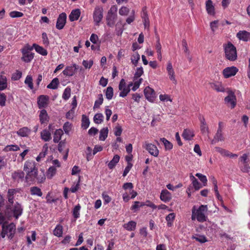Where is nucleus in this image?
Instances as JSON below:
<instances>
[{
    "label": "nucleus",
    "instance_id": "nucleus-25",
    "mask_svg": "<svg viewBox=\"0 0 250 250\" xmlns=\"http://www.w3.org/2000/svg\"><path fill=\"white\" fill-rule=\"evenodd\" d=\"M201 125L200 129L203 134H206L208 133V127L207 125L205 119L204 117H200L199 118Z\"/></svg>",
    "mask_w": 250,
    "mask_h": 250
},
{
    "label": "nucleus",
    "instance_id": "nucleus-10",
    "mask_svg": "<svg viewBox=\"0 0 250 250\" xmlns=\"http://www.w3.org/2000/svg\"><path fill=\"white\" fill-rule=\"evenodd\" d=\"M79 69V65L74 63L71 65L67 66L62 71V73L64 76L71 77L75 74L76 71Z\"/></svg>",
    "mask_w": 250,
    "mask_h": 250
},
{
    "label": "nucleus",
    "instance_id": "nucleus-33",
    "mask_svg": "<svg viewBox=\"0 0 250 250\" xmlns=\"http://www.w3.org/2000/svg\"><path fill=\"white\" fill-rule=\"evenodd\" d=\"M32 47L34 48L37 52L43 56H46L47 54V51L46 49L37 44H33Z\"/></svg>",
    "mask_w": 250,
    "mask_h": 250
},
{
    "label": "nucleus",
    "instance_id": "nucleus-50",
    "mask_svg": "<svg viewBox=\"0 0 250 250\" xmlns=\"http://www.w3.org/2000/svg\"><path fill=\"white\" fill-rule=\"evenodd\" d=\"M134 83H133V86L132 88V90L133 91H135L138 88H139L141 83L142 82L143 79L139 78L137 80V79L134 78Z\"/></svg>",
    "mask_w": 250,
    "mask_h": 250
},
{
    "label": "nucleus",
    "instance_id": "nucleus-58",
    "mask_svg": "<svg viewBox=\"0 0 250 250\" xmlns=\"http://www.w3.org/2000/svg\"><path fill=\"white\" fill-rule=\"evenodd\" d=\"M82 64L85 68L90 69L93 64V61L92 60H90L89 61L83 60Z\"/></svg>",
    "mask_w": 250,
    "mask_h": 250
},
{
    "label": "nucleus",
    "instance_id": "nucleus-29",
    "mask_svg": "<svg viewBox=\"0 0 250 250\" xmlns=\"http://www.w3.org/2000/svg\"><path fill=\"white\" fill-rule=\"evenodd\" d=\"M182 136L186 140H190L194 136L193 131L189 129H186L183 132Z\"/></svg>",
    "mask_w": 250,
    "mask_h": 250
},
{
    "label": "nucleus",
    "instance_id": "nucleus-18",
    "mask_svg": "<svg viewBox=\"0 0 250 250\" xmlns=\"http://www.w3.org/2000/svg\"><path fill=\"white\" fill-rule=\"evenodd\" d=\"M171 194L167 190L163 189L162 190L160 198L163 202L167 203L171 199Z\"/></svg>",
    "mask_w": 250,
    "mask_h": 250
},
{
    "label": "nucleus",
    "instance_id": "nucleus-64",
    "mask_svg": "<svg viewBox=\"0 0 250 250\" xmlns=\"http://www.w3.org/2000/svg\"><path fill=\"white\" fill-rule=\"evenodd\" d=\"M21 72L20 71H17L12 75V79L14 81L19 80L21 77Z\"/></svg>",
    "mask_w": 250,
    "mask_h": 250
},
{
    "label": "nucleus",
    "instance_id": "nucleus-6",
    "mask_svg": "<svg viewBox=\"0 0 250 250\" xmlns=\"http://www.w3.org/2000/svg\"><path fill=\"white\" fill-rule=\"evenodd\" d=\"M33 49V47H30L29 45H26L21 49L22 56L21 59L26 62H30L34 58V53L31 52V50Z\"/></svg>",
    "mask_w": 250,
    "mask_h": 250
},
{
    "label": "nucleus",
    "instance_id": "nucleus-23",
    "mask_svg": "<svg viewBox=\"0 0 250 250\" xmlns=\"http://www.w3.org/2000/svg\"><path fill=\"white\" fill-rule=\"evenodd\" d=\"M206 8L208 14L212 16L214 15V7L213 5L212 1L211 0H208L206 1Z\"/></svg>",
    "mask_w": 250,
    "mask_h": 250
},
{
    "label": "nucleus",
    "instance_id": "nucleus-11",
    "mask_svg": "<svg viewBox=\"0 0 250 250\" xmlns=\"http://www.w3.org/2000/svg\"><path fill=\"white\" fill-rule=\"evenodd\" d=\"M144 92L146 98L150 102H154L156 98V93L154 90L147 86L145 88Z\"/></svg>",
    "mask_w": 250,
    "mask_h": 250
},
{
    "label": "nucleus",
    "instance_id": "nucleus-38",
    "mask_svg": "<svg viewBox=\"0 0 250 250\" xmlns=\"http://www.w3.org/2000/svg\"><path fill=\"white\" fill-rule=\"evenodd\" d=\"M39 116L40 122L42 124L45 123L48 121V116L47 112L45 109H42L41 111Z\"/></svg>",
    "mask_w": 250,
    "mask_h": 250
},
{
    "label": "nucleus",
    "instance_id": "nucleus-36",
    "mask_svg": "<svg viewBox=\"0 0 250 250\" xmlns=\"http://www.w3.org/2000/svg\"><path fill=\"white\" fill-rule=\"evenodd\" d=\"M20 150V147L17 145H7L3 149L4 152L17 151Z\"/></svg>",
    "mask_w": 250,
    "mask_h": 250
},
{
    "label": "nucleus",
    "instance_id": "nucleus-5",
    "mask_svg": "<svg viewBox=\"0 0 250 250\" xmlns=\"http://www.w3.org/2000/svg\"><path fill=\"white\" fill-rule=\"evenodd\" d=\"M104 17V9L102 6L97 5L93 12L92 17L94 25L99 26Z\"/></svg>",
    "mask_w": 250,
    "mask_h": 250
},
{
    "label": "nucleus",
    "instance_id": "nucleus-3",
    "mask_svg": "<svg viewBox=\"0 0 250 250\" xmlns=\"http://www.w3.org/2000/svg\"><path fill=\"white\" fill-rule=\"evenodd\" d=\"M25 172V181L28 184H31L37 180L38 183H42L45 179V177L42 176L41 178L38 176V169L24 171Z\"/></svg>",
    "mask_w": 250,
    "mask_h": 250
},
{
    "label": "nucleus",
    "instance_id": "nucleus-47",
    "mask_svg": "<svg viewBox=\"0 0 250 250\" xmlns=\"http://www.w3.org/2000/svg\"><path fill=\"white\" fill-rule=\"evenodd\" d=\"M89 124L90 122L89 119L85 115H83L82 126L83 128L86 129L88 127Z\"/></svg>",
    "mask_w": 250,
    "mask_h": 250
},
{
    "label": "nucleus",
    "instance_id": "nucleus-45",
    "mask_svg": "<svg viewBox=\"0 0 250 250\" xmlns=\"http://www.w3.org/2000/svg\"><path fill=\"white\" fill-rule=\"evenodd\" d=\"M24 83L28 85V87L30 89H33L34 88L33 83V79L32 77L28 75L26 76L25 80L24 81Z\"/></svg>",
    "mask_w": 250,
    "mask_h": 250
},
{
    "label": "nucleus",
    "instance_id": "nucleus-51",
    "mask_svg": "<svg viewBox=\"0 0 250 250\" xmlns=\"http://www.w3.org/2000/svg\"><path fill=\"white\" fill-rule=\"evenodd\" d=\"M70 95L71 88L70 87H67L63 91L62 97L63 99L67 100L70 98Z\"/></svg>",
    "mask_w": 250,
    "mask_h": 250
},
{
    "label": "nucleus",
    "instance_id": "nucleus-31",
    "mask_svg": "<svg viewBox=\"0 0 250 250\" xmlns=\"http://www.w3.org/2000/svg\"><path fill=\"white\" fill-rule=\"evenodd\" d=\"M176 215L174 213H171L166 217V220L167 223V226L171 227L173 226L174 220H175Z\"/></svg>",
    "mask_w": 250,
    "mask_h": 250
},
{
    "label": "nucleus",
    "instance_id": "nucleus-28",
    "mask_svg": "<svg viewBox=\"0 0 250 250\" xmlns=\"http://www.w3.org/2000/svg\"><path fill=\"white\" fill-rule=\"evenodd\" d=\"M41 139L45 142H48L51 139V135L50 131L47 129H44L41 132Z\"/></svg>",
    "mask_w": 250,
    "mask_h": 250
},
{
    "label": "nucleus",
    "instance_id": "nucleus-55",
    "mask_svg": "<svg viewBox=\"0 0 250 250\" xmlns=\"http://www.w3.org/2000/svg\"><path fill=\"white\" fill-rule=\"evenodd\" d=\"M72 128V124L67 122L64 123L63 126V129L65 132V133L68 134H69V132L71 130Z\"/></svg>",
    "mask_w": 250,
    "mask_h": 250
},
{
    "label": "nucleus",
    "instance_id": "nucleus-54",
    "mask_svg": "<svg viewBox=\"0 0 250 250\" xmlns=\"http://www.w3.org/2000/svg\"><path fill=\"white\" fill-rule=\"evenodd\" d=\"M56 172V168L52 167H49L47 171V176L48 178L51 179L53 177V176L55 174Z\"/></svg>",
    "mask_w": 250,
    "mask_h": 250
},
{
    "label": "nucleus",
    "instance_id": "nucleus-37",
    "mask_svg": "<svg viewBox=\"0 0 250 250\" xmlns=\"http://www.w3.org/2000/svg\"><path fill=\"white\" fill-rule=\"evenodd\" d=\"M16 190L15 189H9L7 193V198L8 202L11 204H13L14 203V195L16 193Z\"/></svg>",
    "mask_w": 250,
    "mask_h": 250
},
{
    "label": "nucleus",
    "instance_id": "nucleus-26",
    "mask_svg": "<svg viewBox=\"0 0 250 250\" xmlns=\"http://www.w3.org/2000/svg\"><path fill=\"white\" fill-rule=\"evenodd\" d=\"M137 223L133 221H130L123 225V228L128 231H133L136 229Z\"/></svg>",
    "mask_w": 250,
    "mask_h": 250
},
{
    "label": "nucleus",
    "instance_id": "nucleus-49",
    "mask_svg": "<svg viewBox=\"0 0 250 250\" xmlns=\"http://www.w3.org/2000/svg\"><path fill=\"white\" fill-rule=\"evenodd\" d=\"M192 238L201 243H204L208 241L207 238L204 235H197L193 236Z\"/></svg>",
    "mask_w": 250,
    "mask_h": 250
},
{
    "label": "nucleus",
    "instance_id": "nucleus-20",
    "mask_svg": "<svg viewBox=\"0 0 250 250\" xmlns=\"http://www.w3.org/2000/svg\"><path fill=\"white\" fill-rule=\"evenodd\" d=\"M81 10L79 9L73 10L69 15V19L71 21H74L78 20L81 15Z\"/></svg>",
    "mask_w": 250,
    "mask_h": 250
},
{
    "label": "nucleus",
    "instance_id": "nucleus-22",
    "mask_svg": "<svg viewBox=\"0 0 250 250\" xmlns=\"http://www.w3.org/2000/svg\"><path fill=\"white\" fill-rule=\"evenodd\" d=\"M12 178L15 180L22 181L25 180L24 172L21 170L15 171L12 174Z\"/></svg>",
    "mask_w": 250,
    "mask_h": 250
},
{
    "label": "nucleus",
    "instance_id": "nucleus-9",
    "mask_svg": "<svg viewBox=\"0 0 250 250\" xmlns=\"http://www.w3.org/2000/svg\"><path fill=\"white\" fill-rule=\"evenodd\" d=\"M119 89L120 91L119 96L123 98L126 97L130 91V88L127 86L124 79H122L120 82Z\"/></svg>",
    "mask_w": 250,
    "mask_h": 250
},
{
    "label": "nucleus",
    "instance_id": "nucleus-2",
    "mask_svg": "<svg viewBox=\"0 0 250 250\" xmlns=\"http://www.w3.org/2000/svg\"><path fill=\"white\" fill-rule=\"evenodd\" d=\"M225 58L229 61H234L237 59V54L235 46L230 42L223 45Z\"/></svg>",
    "mask_w": 250,
    "mask_h": 250
},
{
    "label": "nucleus",
    "instance_id": "nucleus-46",
    "mask_svg": "<svg viewBox=\"0 0 250 250\" xmlns=\"http://www.w3.org/2000/svg\"><path fill=\"white\" fill-rule=\"evenodd\" d=\"M160 141L164 144L166 150H170L172 148V144L165 138L160 139Z\"/></svg>",
    "mask_w": 250,
    "mask_h": 250
},
{
    "label": "nucleus",
    "instance_id": "nucleus-40",
    "mask_svg": "<svg viewBox=\"0 0 250 250\" xmlns=\"http://www.w3.org/2000/svg\"><path fill=\"white\" fill-rule=\"evenodd\" d=\"M108 133V129L107 127L102 128L100 132L99 140L101 141H104L107 137Z\"/></svg>",
    "mask_w": 250,
    "mask_h": 250
},
{
    "label": "nucleus",
    "instance_id": "nucleus-8",
    "mask_svg": "<svg viewBox=\"0 0 250 250\" xmlns=\"http://www.w3.org/2000/svg\"><path fill=\"white\" fill-rule=\"evenodd\" d=\"M143 147L146 149L150 155L154 157H157L159 155V151L157 147L147 141H145L143 143Z\"/></svg>",
    "mask_w": 250,
    "mask_h": 250
},
{
    "label": "nucleus",
    "instance_id": "nucleus-30",
    "mask_svg": "<svg viewBox=\"0 0 250 250\" xmlns=\"http://www.w3.org/2000/svg\"><path fill=\"white\" fill-rule=\"evenodd\" d=\"M120 157V156L116 154L112 158V159L108 163L107 166L109 169H113L117 164L119 162Z\"/></svg>",
    "mask_w": 250,
    "mask_h": 250
},
{
    "label": "nucleus",
    "instance_id": "nucleus-12",
    "mask_svg": "<svg viewBox=\"0 0 250 250\" xmlns=\"http://www.w3.org/2000/svg\"><path fill=\"white\" fill-rule=\"evenodd\" d=\"M166 69L170 80L172 81L173 83L176 84L177 83V80L175 78V74L173 68L172 63L170 62L169 61L167 62Z\"/></svg>",
    "mask_w": 250,
    "mask_h": 250
},
{
    "label": "nucleus",
    "instance_id": "nucleus-60",
    "mask_svg": "<svg viewBox=\"0 0 250 250\" xmlns=\"http://www.w3.org/2000/svg\"><path fill=\"white\" fill-rule=\"evenodd\" d=\"M129 12V9L125 6H122L119 11V13L121 16H126Z\"/></svg>",
    "mask_w": 250,
    "mask_h": 250
},
{
    "label": "nucleus",
    "instance_id": "nucleus-62",
    "mask_svg": "<svg viewBox=\"0 0 250 250\" xmlns=\"http://www.w3.org/2000/svg\"><path fill=\"white\" fill-rule=\"evenodd\" d=\"M9 15L11 18H14L21 17L23 16V14L21 12L13 11L10 13Z\"/></svg>",
    "mask_w": 250,
    "mask_h": 250
},
{
    "label": "nucleus",
    "instance_id": "nucleus-27",
    "mask_svg": "<svg viewBox=\"0 0 250 250\" xmlns=\"http://www.w3.org/2000/svg\"><path fill=\"white\" fill-rule=\"evenodd\" d=\"M224 137L223 136V132L222 131H217L213 139L211 141L212 144H215L219 141H223Z\"/></svg>",
    "mask_w": 250,
    "mask_h": 250
},
{
    "label": "nucleus",
    "instance_id": "nucleus-7",
    "mask_svg": "<svg viewBox=\"0 0 250 250\" xmlns=\"http://www.w3.org/2000/svg\"><path fill=\"white\" fill-rule=\"evenodd\" d=\"M228 96L225 98L224 101L227 106L233 108L236 104V98L234 93L231 90L227 91Z\"/></svg>",
    "mask_w": 250,
    "mask_h": 250
},
{
    "label": "nucleus",
    "instance_id": "nucleus-63",
    "mask_svg": "<svg viewBox=\"0 0 250 250\" xmlns=\"http://www.w3.org/2000/svg\"><path fill=\"white\" fill-rule=\"evenodd\" d=\"M222 156L225 157H229L230 158H236L238 157V155L237 154H233L226 149L224 150Z\"/></svg>",
    "mask_w": 250,
    "mask_h": 250
},
{
    "label": "nucleus",
    "instance_id": "nucleus-56",
    "mask_svg": "<svg viewBox=\"0 0 250 250\" xmlns=\"http://www.w3.org/2000/svg\"><path fill=\"white\" fill-rule=\"evenodd\" d=\"M143 73L144 70L142 66L137 68L135 73L134 78L139 79V78L143 75Z\"/></svg>",
    "mask_w": 250,
    "mask_h": 250
},
{
    "label": "nucleus",
    "instance_id": "nucleus-52",
    "mask_svg": "<svg viewBox=\"0 0 250 250\" xmlns=\"http://www.w3.org/2000/svg\"><path fill=\"white\" fill-rule=\"evenodd\" d=\"M81 206L79 205L76 206L73 210V215L75 219L80 217V210Z\"/></svg>",
    "mask_w": 250,
    "mask_h": 250
},
{
    "label": "nucleus",
    "instance_id": "nucleus-57",
    "mask_svg": "<svg viewBox=\"0 0 250 250\" xmlns=\"http://www.w3.org/2000/svg\"><path fill=\"white\" fill-rule=\"evenodd\" d=\"M191 180L192 181V184L196 190H198L201 188L200 184L198 180L193 176H191Z\"/></svg>",
    "mask_w": 250,
    "mask_h": 250
},
{
    "label": "nucleus",
    "instance_id": "nucleus-53",
    "mask_svg": "<svg viewBox=\"0 0 250 250\" xmlns=\"http://www.w3.org/2000/svg\"><path fill=\"white\" fill-rule=\"evenodd\" d=\"M103 103V98L102 94L98 95V99L94 103V108H99Z\"/></svg>",
    "mask_w": 250,
    "mask_h": 250
},
{
    "label": "nucleus",
    "instance_id": "nucleus-61",
    "mask_svg": "<svg viewBox=\"0 0 250 250\" xmlns=\"http://www.w3.org/2000/svg\"><path fill=\"white\" fill-rule=\"evenodd\" d=\"M114 134L116 136H120L123 131L121 126L120 125H117L114 128Z\"/></svg>",
    "mask_w": 250,
    "mask_h": 250
},
{
    "label": "nucleus",
    "instance_id": "nucleus-39",
    "mask_svg": "<svg viewBox=\"0 0 250 250\" xmlns=\"http://www.w3.org/2000/svg\"><path fill=\"white\" fill-rule=\"evenodd\" d=\"M59 84V80L57 78H54L51 83L47 85V88L52 89H56Z\"/></svg>",
    "mask_w": 250,
    "mask_h": 250
},
{
    "label": "nucleus",
    "instance_id": "nucleus-44",
    "mask_svg": "<svg viewBox=\"0 0 250 250\" xmlns=\"http://www.w3.org/2000/svg\"><path fill=\"white\" fill-rule=\"evenodd\" d=\"M104 115L102 113H97L93 118L94 122L97 124H101L104 120Z\"/></svg>",
    "mask_w": 250,
    "mask_h": 250
},
{
    "label": "nucleus",
    "instance_id": "nucleus-13",
    "mask_svg": "<svg viewBox=\"0 0 250 250\" xmlns=\"http://www.w3.org/2000/svg\"><path fill=\"white\" fill-rule=\"evenodd\" d=\"M238 69L235 66H230L225 68L223 71V74L225 78H229L235 75Z\"/></svg>",
    "mask_w": 250,
    "mask_h": 250
},
{
    "label": "nucleus",
    "instance_id": "nucleus-14",
    "mask_svg": "<svg viewBox=\"0 0 250 250\" xmlns=\"http://www.w3.org/2000/svg\"><path fill=\"white\" fill-rule=\"evenodd\" d=\"M66 20V14L65 13H62L59 15L56 23V28L61 30L64 26Z\"/></svg>",
    "mask_w": 250,
    "mask_h": 250
},
{
    "label": "nucleus",
    "instance_id": "nucleus-35",
    "mask_svg": "<svg viewBox=\"0 0 250 250\" xmlns=\"http://www.w3.org/2000/svg\"><path fill=\"white\" fill-rule=\"evenodd\" d=\"M30 191L32 195H36L41 197L42 195L41 189L38 187H32L30 188Z\"/></svg>",
    "mask_w": 250,
    "mask_h": 250
},
{
    "label": "nucleus",
    "instance_id": "nucleus-43",
    "mask_svg": "<svg viewBox=\"0 0 250 250\" xmlns=\"http://www.w3.org/2000/svg\"><path fill=\"white\" fill-rule=\"evenodd\" d=\"M105 96L108 100H111L113 96V88L111 86H108L105 91Z\"/></svg>",
    "mask_w": 250,
    "mask_h": 250
},
{
    "label": "nucleus",
    "instance_id": "nucleus-42",
    "mask_svg": "<svg viewBox=\"0 0 250 250\" xmlns=\"http://www.w3.org/2000/svg\"><path fill=\"white\" fill-rule=\"evenodd\" d=\"M7 86V79L3 76H0V91L5 89Z\"/></svg>",
    "mask_w": 250,
    "mask_h": 250
},
{
    "label": "nucleus",
    "instance_id": "nucleus-19",
    "mask_svg": "<svg viewBox=\"0 0 250 250\" xmlns=\"http://www.w3.org/2000/svg\"><path fill=\"white\" fill-rule=\"evenodd\" d=\"M141 17L143 21L145 28H148L149 26V20L146 7L143 9Z\"/></svg>",
    "mask_w": 250,
    "mask_h": 250
},
{
    "label": "nucleus",
    "instance_id": "nucleus-34",
    "mask_svg": "<svg viewBox=\"0 0 250 250\" xmlns=\"http://www.w3.org/2000/svg\"><path fill=\"white\" fill-rule=\"evenodd\" d=\"M63 135V131L61 129H57L54 133L53 141L54 143H58Z\"/></svg>",
    "mask_w": 250,
    "mask_h": 250
},
{
    "label": "nucleus",
    "instance_id": "nucleus-48",
    "mask_svg": "<svg viewBox=\"0 0 250 250\" xmlns=\"http://www.w3.org/2000/svg\"><path fill=\"white\" fill-rule=\"evenodd\" d=\"M140 56L138 52L134 53L131 58V62L135 65L137 66L138 62L140 60Z\"/></svg>",
    "mask_w": 250,
    "mask_h": 250
},
{
    "label": "nucleus",
    "instance_id": "nucleus-59",
    "mask_svg": "<svg viewBox=\"0 0 250 250\" xmlns=\"http://www.w3.org/2000/svg\"><path fill=\"white\" fill-rule=\"evenodd\" d=\"M159 99L161 101L163 102L169 101L170 102H172V99L170 98V96L167 94H161L159 96Z\"/></svg>",
    "mask_w": 250,
    "mask_h": 250
},
{
    "label": "nucleus",
    "instance_id": "nucleus-32",
    "mask_svg": "<svg viewBox=\"0 0 250 250\" xmlns=\"http://www.w3.org/2000/svg\"><path fill=\"white\" fill-rule=\"evenodd\" d=\"M63 233V227L61 224H58L53 230V234L58 237L62 236Z\"/></svg>",
    "mask_w": 250,
    "mask_h": 250
},
{
    "label": "nucleus",
    "instance_id": "nucleus-15",
    "mask_svg": "<svg viewBox=\"0 0 250 250\" xmlns=\"http://www.w3.org/2000/svg\"><path fill=\"white\" fill-rule=\"evenodd\" d=\"M49 97L46 95H41L38 98V105L39 108L46 107L48 104Z\"/></svg>",
    "mask_w": 250,
    "mask_h": 250
},
{
    "label": "nucleus",
    "instance_id": "nucleus-16",
    "mask_svg": "<svg viewBox=\"0 0 250 250\" xmlns=\"http://www.w3.org/2000/svg\"><path fill=\"white\" fill-rule=\"evenodd\" d=\"M38 169L36 166V163L34 161L28 160L26 161L23 165V171H27Z\"/></svg>",
    "mask_w": 250,
    "mask_h": 250
},
{
    "label": "nucleus",
    "instance_id": "nucleus-41",
    "mask_svg": "<svg viewBox=\"0 0 250 250\" xmlns=\"http://www.w3.org/2000/svg\"><path fill=\"white\" fill-rule=\"evenodd\" d=\"M211 87L212 89L215 90L217 92H224L225 88L222 84L219 83H214L211 84Z\"/></svg>",
    "mask_w": 250,
    "mask_h": 250
},
{
    "label": "nucleus",
    "instance_id": "nucleus-1",
    "mask_svg": "<svg viewBox=\"0 0 250 250\" xmlns=\"http://www.w3.org/2000/svg\"><path fill=\"white\" fill-rule=\"evenodd\" d=\"M208 209L207 205H202L198 208L195 206H194L191 210V220L192 221L197 220L199 222L206 221L207 218L206 214Z\"/></svg>",
    "mask_w": 250,
    "mask_h": 250
},
{
    "label": "nucleus",
    "instance_id": "nucleus-24",
    "mask_svg": "<svg viewBox=\"0 0 250 250\" xmlns=\"http://www.w3.org/2000/svg\"><path fill=\"white\" fill-rule=\"evenodd\" d=\"M31 133V129L27 127H23L20 128L17 132V134L21 137H27Z\"/></svg>",
    "mask_w": 250,
    "mask_h": 250
},
{
    "label": "nucleus",
    "instance_id": "nucleus-17",
    "mask_svg": "<svg viewBox=\"0 0 250 250\" xmlns=\"http://www.w3.org/2000/svg\"><path fill=\"white\" fill-rule=\"evenodd\" d=\"M236 37L241 41L248 42L250 40V33L245 30L239 31L237 33Z\"/></svg>",
    "mask_w": 250,
    "mask_h": 250
},
{
    "label": "nucleus",
    "instance_id": "nucleus-4",
    "mask_svg": "<svg viewBox=\"0 0 250 250\" xmlns=\"http://www.w3.org/2000/svg\"><path fill=\"white\" fill-rule=\"evenodd\" d=\"M117 6L112 5L108 10L106 16L107 25L109 27H113L114 25L115 21L117 18Z\"/></svg>",
    "mask_w": 250,
    "mask_h": 250
},
{
    "label": "nucleus",
    "instance_id": "nucleus-21",
    "mask_svg": "<svg viewBox=\"0 0 250 250\" xmlns=\"http://www.w3.org/2000/svg\"><path fill=\"white\" fill-rule=\"evenodd\" d=\"M14 217L16 219H18L20 216H21L22 213V209L20 204L16 203L14 205V208L12 210Z\"/></svg>",
    "mask_w": 250,
    "mask_h": 250
}]
</instances>
